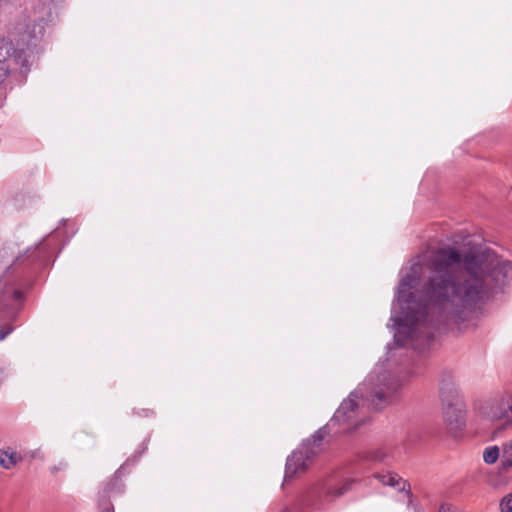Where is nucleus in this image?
Here are the masks:
<instances>
[{"label":"nucleus","instance_id":"f257e3e1","mask_svg":"<svg viewBox=\"0 0 512 512\" xmlns=\"http://www.w3.org/2000/svg\"><path fill=\"white\" fill-rule=\"evenodd\" d=\"M428 276L422 285L425 304L414 301L411 289L419 280L405 274L398 285L396 299L404 310L395 319L394 339L399 346L418 349L434 340L433 315L439 320L460 324L495 293L501 292L512 277V262L490 249L460 250L447 246L433 250L424 262Z\"/></svg>","mask_w":512,"mask_h":512},{"label":"nucleus","instance_id":"f03ea898","mask_svg":"<svg viewBox=\"0 0 512 512\" xmlns=\"http://www.w3.org/2000/svg\"><path fill=\"white\" fill-rule=\"evenodd\" d=\"M354 481L329 477L311 486L299 499V507L321 509L324 504L331 503L351 490Z\"/></svg>","mask_w":512,"mask_h":512},{"label":"nucleus","instance_id":"7ed1b4c3","mask_svg":"<svg viewBox=\"0 0 512 512\" xmlns=\"http://www.w3.org/2000/svg\"><path fill=\"white\" fill-rule=\"evenodd\" d=\"M439 393L447 429L451 433L461 431L465 427L464 403L450 375H445L441 379Z\"/></svg>","mask_w":512,"mask_h":512},{"label":"nucleus","instance_id":"20e7f679","mask_svg":"<svg viewBox=\"0 0 512 512\" xmlns=\"http://www.w3.org/2000/svg\"><path fill=\"white\" fill-rule=\"evenodd\" d=\"M372 386L369 394V401L375 410H382L390 404L396 402L401 395V383L388 372L377 375L376 380L373 377L364 384Z\"/></svg>","mask_w":512,"mask_h":512},{"label":"nucleus","instance_id":"39448f33","mask_svg":"<svg viewBox=\"0 0 512 512\" xmlns=\"http://www.w3.org/2000/svg\"><path fill=\"white\" fill-rule=\"evenodd\" d=\"M59 238L56 234L44 237L38 244L29 247L24 253L18 255L12 263L13 267H31L46 265L58 248Z\"/></svg>","mask_w":512,"mask_h":512},{"label":"nucleus","instance_id":"423d86ee","mask_svg":"<svg viewBox=\"0 0 512 512\" xmlns=\"http://www.w3.org/2000/svg\"><path fill=\"white\" fill-rule=\"evenodd\" d=\"M362 391L363 388L359 387L358 390L351 392L348 398L343 400L331 418L330 425L342 427L339 432H351L361 424V421L356 419L358 410L356 399L359 393L362 394Z\"/></svg>","mask_w":512,"mask_h":512},{"label":"nucleus","instance_id":"0eeeda50","mask_svg":"<svg viewBox=\"0 0 512 512\" xmlns=\"http://www.w3.org/2000/svg\"><path fill=\"white\" fill-rule=\"evenodd\" d=\"M316 454L317 451L310 448V440L304 441L301 447L287 458L285 478H292L297 474L304 473Z\"/></svg>","mask_w":512,"mask_h":512},{"label":"nucleus","instance_id":"6e6552de","mask_svg":"<svg viewBox=\"0 0 512 512\" xmlns=\"http://www.w3.org/2000/svg\"><path fill=\"white\" fill-rule=\"evenodd\" d=\"M135 461L129 459L121 465L113 475H111L102 484L98 492V498L111 501L125 492V484L123 478L128 473L127 467L133 465Z\"/></svg>","mask_w":512,"mask_h":512},{"label":"nucleus","instance_id":"1a4fd4ad","mask_svg":"<svg viewBox=\"0 0 512 512\" xmlns=\"http://www.w3.org/2000/svg\"><path fill=\"white\" fill-rule=\"evenodd\" d=\"M508 394L488 401L482 407V414L491 421L504 420L506 422Z\"/></svg>","mask_w":512,"mask_h":512},{"label":"nucleus","instance_id":"9d476101","mask_svg":"<svg viewBox=\"0 0 512 512\" xmlns=\"http://www.w3.org/2000/svg\"><path fill=\"white\" fill-rule=\"evenodd\" d=\"M376 478L384 485H388L394 488H398L399 491H405L409 498L412 497L410 490V484L399 477L398 474L388 472L386 474H377Z\"/></svg>","mask_w":512,"mask_h":512},{"label":"nucleus","instance_id":"9b49d317","mask_svg":"<svg viewBox=\"0 0 512 512\" xmlns=\"http://www.w3.org/2000/svg\"><path fill=\"white\" fill-rule=\"evenodd\" d=\"M22 459V456L10 447L0 450V466L4 469H12Z\"/></svg>","mask_w":512,"mask_h":512},{"label":"nucleus","instance_id":"f8f14e48","mask_svg":"<svg viewBox=\"0 0 512 512\" xmlns=\"http://www.w3.org/2000/svg\"><path fill=\"white\" fill-rule=\"evenodd\" d=\"M17 317L16 311H12L9 317L10 321H6V318L2 312H0V341H3L9 334L14 330L12 321Z\"/></svg>","mask_w":512,"mask_h":512},{"label":"nucleus","instance_id":"ddd939ff","mask_svg":"<svg viewBox=\"0 0 512 512\" xmlns=\"http://www.w3.org/2000/svg\"><path fill=\"white\" fill-rule=\"evenodd\" d=\"M501 466L504 470L512 468V438L502 445Z\"/></svg>","mask_w":512,"mask_h":512},{"label":"nucleus","instance_id":"4468645a","mask_svg":"<svg viewBox=\"0 0 512 512\" xmlns=\"http://www.w3.org/2000/svg\"><path fill=\"white\" fill-rule=\"evenodd\" d=\"M329 431L327 430V426H323L319 428L308 440H310V448H313L319 452L320 446L322 445L323 440L328 435Z\"/></svg>","mask_w":512,"mask_h":512},{"label":"nucleus","instance_id":"2eb2a0df","mask_svg":"<svg viewBox=\"0 0 512 512\" xmlns=\"http://www.w3.org/2000/svg\"><path fill=\"white\" fill-rule=\"evenodd\" d=\"M14 52L15 49L12 42L0 39V64H7V61Z\"/></svg>","mask_w":512,"mask_h":512},{"label":"nucleus","instance_id":"dca6fc26","mask_svg":"<svg viewBox=\"0 0 512 512\" xmlns=\"http://www.w3.org/2000/svg\"><path fill=\"white\" fill-rule=\"evenodd\" d=\"M500 456V449L498 446L487 447L483 452V460L487 464H494Z\"/></svg>","mask_w":512,"mask_h":512},{"label":"nucleus","instance_id":"f3484780","mask_svg":"<svg viewBox=\"0 0 512 512\" xmlns=\"http://www.w3.org/2000/svg\"><path fill=\"white\" fill-rule=\"evenodd\" d=\"M424 268H425L424 264H421L420 262H415L410 266L407 274H409L410 276H413L414 278H416L417 280L420 281Z\"/></svg>","mask_w":512,"mask_h":512},{"label":"nucleus","instance_id":"a211bd4d","mask_svg":"<svg viewBox=\"0 0 512 512\" xmlns=\"http://www.w3.org/2000/svg\"><path fill=\"white\" fill-rule=\"evenodd\" d=\"M500 512H512V493L505 495L499 503Z\"/></svg>","mask_w":512,"mask_h":512},{"label":"nucleus","instance_id":"6ab92c4d","mask_svg":"<svg viewBox=\"0 0 512 512\" xmlns=\"http://www.w3.org/2000/svg\"><path fill=\"white\" fill-rule=\"evenodd\" d=\"M98 512H115L112 502L98 498Z\"/></svg>","mask_w":512,"mask_h":512},{"label":"nucleus","instance_id":"aec40b11","mask_svg":"<svg viewBox=\"0 0 512 512\" xmlns=\"http://www.w3.org/2000/svg\"><path fill=\"white\" fill-rule=\"evenodd\" d=\"M507 414L505 427L512 426V394H508Z\"/></svg>","mask_w":512,"mask_h":512},{"label":"nucleus","instance_id":"412c9836","mask_svg":"<svg viewBox=\"0 0 512 512\" xmlns=\"http://www.w3.org/2000/svg\"><path fill=\"white\" fill-rule=\"evenodd\" d=\"M387 458V453L383 450H375L371 453V459L376 462H384Z\"/></svg>","mask_w":512,"mask_h":512},{"label":"nucleus","instance_id":"4be33fe9","mask_svg":"<svg viewBox=\"0 0 512 512\" xmlns=\"http://www.w3.org/2000/svg\"><path fill=\"white\" fill-rule=\"evenodd\" d=\"M9 69L10 67L8 64H0V84L7 78Z\"/></svg>","mask_w":512,"mask_h":512},{"label":"nucleus","instance_id":"5701e85b","mask_svg":"<svg viewBox=\"0 0 512 512\" xmlns=\"http://www.w3.org/2000/svg\"><path fill=\"white\" fill-rule=\"evenodd\" d=\"M135 413L139 416L144 417H150L154 415V411L152 409H141L140 411H136Z\"/></svg>","mask_w":512,"mask_h":512},{"label":"nucleus","instance_id":"b1692460","mask_svg":"<svg viewBox=\"0 0 512 512\" xmlns=\"http://www.w3.org/2000/svg\"><path fill=\"white\" fill-rule=\"evenodd\" d=\"M438 512H454V509L451 504L443 503L440 505Z\"/></svg>","mask_w":512,"mask_h":512},{"label":"nucleus","instance_id":"393cba45","mask_svg":"<svg viewBox=\"0 0 512 512\" xmlns=\"http://www.w3.org/2000/svg\"><path fill=\"white\" fill-rule=\"evenodd\" d=\"M12 296L15 300H19L22 298V292L19 290H13Z\"/></svg>","mask_w":512,"mask_h":512},{"label":"nucleus","instance_id":"a878e982","mask_svg":"<svg viewBox=\"0 0 512 512\" xmlns=\"http://www.w3.org/2000/svg\"><path fill=\"white\" fill-rule=\"evenodd\" d=\"M489 484L492 485L493 487L497 488L498 487V484L493 482L492 479H489Z\"/></svg>","mask_w":512,"mask_h":512},{"label":"nucleus","instance_id":"bb28decb","mask_svg":"<svg viewBox=\"0 0 512 512\" xmlns=\"http://www.w3.org/2000/svg\"><path fill=\"white\" fill-rule=\"evenodd\" d=\"M281 512H292V511H291V509H289V508H285V509H283Z\"/></svg>","mask_w":512,"mask_h":512}]
</instances>
